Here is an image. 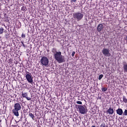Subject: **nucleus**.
<instances>
[{
  "instance_id": "nucleus-1",
  "label": "nucleus",
  "mask_w": 127,
  "mask_h": 127,
  "mask_svg": "<svg viewBox=\"0 0 127 127\" xmlns=\"http://www.w3.org/2000/svg\"><path fill=\"white\" fill-rule=\"evenodd\" d=\"M52 52L54 59L58 63L61 64L65 62V57L62 55V53L61 52H58L57 49L53 48L52 49Z\"/></svg>"
},
{
  "instance_id": "nucleus-2",
  "label": "nucleus",
  "mask_w": 127,
  "mask_h": 127,
  "mask_svg": "<svg viewBox=\"0 0 127 127\" xmlns=\"http://www.w3.org/2000/svg\"><path fill=\"white\" fill-rule=\"evenodd\" d=\"M21 110V105L20 103H16L14 104V109L12 110V112L15 117L19 116V111Z\"/></svg>"
},
{
  "instance_id": "nucleus-3",
  "label": "nucleus",
  "mask_w": 127,
  "mask_h": 127,
  "mask_svg": "<svg viewBox=\"0 0 127 127\" xmlns=\"http://www.w3.org/2000/svg\"><path fill=\"white\" fill-rule=\"evenodd\" d=\"M73 17L77 20V21H80L82 20L83 17H84V14L81 12H76L73 13Z\"/></svg>"
},
{
  "instance_id": "nucleus-4",
  "label": "nucleus",
  "mask_w": 127,
  "mask_h": 127,
  "mask_svg": "<svg viewBox=\"0 0 127 127\" xmlns=\"http://www.w3.org/2000/svg\"><path fill=\"white\" fill-rule=\"evenodd\" d=\"M25 77L27 80V81L30 84H31L32 85L33 84V76H32V74H31V73L26 71L25 74Z\"/></svg>"
},
{
  "instance_id": "nucleus-5",
  "label": "nucleus",
  "mask_w": 127,
  "mask_h": 127,
  "mask_svg": "<svg viewBox=\"0 0 127 127\" xmlns=\"http://www.w3.org/2000/svg\"><path fill=\"white\" fill-rule=\"evenodd\" d=\"M40 63L42 66H45V67H48V65H49V60L48 58L44 56L42 57Z\"/></svg>"
},
{
  "instance_id": "nucleus-6",
  "label": "nucleus",
  "mask_w": 127,
  "mask_h": 127,
  "mask_svg": "<svg viewBox=\"0 0 127 127\" xmlns=\"http://www.w3.org/2000/svg\"><path fill=\"white\" fill-rule=\"evenodd\" d=\"M102 53L105 57H111V54L109 49L104 48L102 50Z\"/></svg>"
},
{
  "instance_id": "nucleus-7",
  "label": "nucleus",
  "mask_w": 127,
  "mask_h": 127,
  "mask_svg": "<svg viewBox=\"0 0 127 127\" xmlns=\"http://www.w3.org/2000/svg\"><path fill=\"white\" fill-rule=\"evenodd\" d=\"M78 109H79V112L81 115H85L87 113V111L86 108L81 105H78Z\"/></svg>"
},
{
  "instance_id": "nucleus-8",
  "label": "nucleus",
  "mask_w": 127,
  "mask_h": 127,
  "mask_svg": "<svg viewBox=\"0 0 127 127\" xmlns=\"http://www.w3.org/2000/svg\"><path fill=\"white\" fill-rule=\"evenodd\" d=\"M103 29H104V25L102 24H99L97 26V31L98 32H101Z\"/></svg>"
},
{
  "instance_id": "nucleus-9",
  "label": "nucleus",
  "mask_w": 127,
  "mask_h": 127,
  "mask_svg": "<svg viewBox=\"0 0 127 127\" xmlns=\"http://www.w3.org/2000/svg\"><path fill=\"white\" fill-rule=\"evenodd\" d=\"M22 96L23 97V98H25L28 101H30V100H31V98L30 97H28V95L27 94V93L22 92Z\"/></svg>"
},
{
  "instance_id": "nucleus-10",
  "label": "nucleus",
  "mask_w": 127,
  "mask_h": 127,
  "mask_svg": "<svg viewBox=\"0 0 127 127\" xmlns=\"http://www.w3.org/2000/svg\"><path fill=\"white\" fill-rule=\"evenodd\" d=\"M123 71L124 73H127V63L126 62H123Z\"/></svg>"
},
{
  "instance_id": "nucleus-11",
  "label": "nucleus",
  "mask_w": 127,
  "mask_h": 127,
  "mask_svg": "<svg viewBox=\"0 0 127 127\" xmlns=\"http://www.w3.org/2000/svg\"><path fill=\"white\" fill-rule=\"evenodd\" d=\"M116 113L117 115H119V116H122L123 114H124V112L123 111V109L121 108H119L116 110Z\"/></svg>"
},
{
  "instance_id": "nucleus-12",
  "label": "nucleus",
  "mask_w": 127,
  "mask_h": 127,
  "mask_svg": "<svg viewBox=\"0 0 127 127\" xmlns=\"http://www.w3.org/2000/svg\"><path fill=\"white\" fill-rule=\"evenodd\" d=\"M107 113L109 114V115H113L114 114V109L110 107L107 110Z\"/></svg>"
},
{
  "instance_id": "nucleus-13",
  "label": "nucleus",
  "mask_w": 127,
  "mask_h": 127,
  "mask_svg": "<svg viewBox=\"0 0 127 127\" xmlns=\"http://www.w3.org/2000/svg\"><path fill=\"white\" fill-rule=\"evenodd\" d=\"M3 19L4 21H5V22H8V21H9V20H8V17L7 16H4Z\"/></svg>"
},
{
  "instance_id": "nucleus-14",
  "label": "nucleus",
  "mask_w": 127,
  "mask_h": 127,
  "mask_svg": "<svg viewBox=\"0 0 127 127\" xmlns=\"http://www.w3.org/2000/svg\"><path fill=\"white\" fill-rule=\"evenodd\" d=\"M4 31V29L2 27L0 28V35L1 34H2L3 33V31Z\"/></svg>"
},
{
  "instance_id": "nucleus-15",
  "label": "nucleus",
  "mask_w": 127,
  "mask_h": 127,
  "mask_svg": "<svg viewBox=\"0 0 127 127\" xmlns=\"http://www.w3.org/2000/svg\"><path fill=\"white\" fill-rule=\"evenodd\" d=\"M123 102L124 103H127V97H126V96H123Z\"/></svg>"
},
{
  "instance_id": "nucleus-16",
  "label": "nucleus",
  "mask_w": 127,
  "mask_h": 127,
  "mask_svg": "<svg viewBox=\"0 0 127 127\" xmlns=\"http://www.w3.org/2000/svg\"><path fill=\"white\" fill-rule=\"evenodd\" d=\"M21 10L22 11H26V7L24 6L21 7Z\"/></svg>"
},
{
  "instance_id": "nucleus-17",
  "label": "nucleus",
  "mask_w": 127,
  "mask_h": 127,
  "mask_svg": "<svg viewBox=\"0 0 127 127\" xmlns=\"http://www.w3.org/2000/svg\"><path fill=\"white\" fill-rule=\"evenodd\" d=\"M29 115L32 120H34V115L32 113H29Z\"/></svg>"
},
{
  "instance_id": "nucleus-18",
  "label": "nucleus",
  "mask_w": 127,
  "mask_h": 127,
  "mask_svg": "<svg viewBox=\"0 0 127 127\" xmlns=\"http://www.w3.org/2000/svg\"><path fill=\"white\" fill-rule=\"evenodd\" d=\"M103 77H104V75H103V74L99 75V77H98V80H101L102 78H103Z\"/></svg>"
},
{
  "instance_id": "nucleus-19",
  "label": "nucleus",
  "mask_w": 127,
  "mask_h": 127,
  "mask_svg": "<svg viewBox=\"0 0 127 127\" xmlns=\"http://www.w3.org/2000/svg\"><path fill=\"white\" fill-rule=\"evenodd\" d=\"M108 90V88H107L106 87H103L102 88V91L103 92H106V91Z\"/></svg>"
},
{
  "instance_id": "nucleus-20",
  "label": "nucleus",
  "mask_w": 127,
  "mask_h": 127,
  "mask_svg": "<svg viewBox=\"0 0 127 127\" xmlns=\"http://www.w3.org/2000/svg\"><path fill=\"white\" fill-rule=\"evenodd\" d=\"M100 127H106V124L105 123H102L100 125Z\"/></svg>"
},
{
  "instance_id": "nucleus-21",
  "label": "nucleus",
  "mask_w": 127,
  "mask_h": 127,
  "mask_svg": "<svg viewBox=\"0 0 127 127\" xmlns=\"http://www.w3.org/2000/svg\"><path fill=\"white\" fill-rule=\"evenodd\" d=\"M124 116H127V110H125L124 112Z\"/></svg>"
},
{
  "instance_id": "nucleus-22",
  "label": "nucleus",
  "mask_w": 127,
  "mask_h": 127,
  "mask_svg": "<svg viewBox=\"0 0 127 127\" xmlns=\"http://www.w3.org/2000/svg\"><path fill=\"white\" fill-rule=\"evenodd\" d=\"M21 44H22L23 47H24V48H25L26 46L24 43H23V41H21Z\"/></svg>"
},
{
  "instance_id": "nucleus-23",
  "label": "nucleus",
  "mask_w": 127,
  "mask_h": 127,
  "mask_svg": "<svg viewBox=\"0 0 127 127\" xmlns=\"http://www.w3.org/2000/svg\"><path fill=\"white\" fill-rule=\"evenodd\" d=\"M76 104H78V105H82V102L81 101H77Z\"/></svg>"
},
{
  "instance_id": "nucleus-24",
  "label": "nucleus",
  "mask_w": 127,
  "mask_h": 127,
  "mask_svg": "<svg viewBox=\"0 0 127 127\" xmlns=\"http://www.w3.org/2000/svg\"><path fill=\"white\" fill-rule=\"evenodd\" d=\"M21 37H22V38H25V34H23V33L21 35Z\"/></svg>"
},
{
  "instance_id": "nucleus-25",
  "label": "nucleus",
  "mask_w": 127,
  "mask_h": 127,
  "mask_svg": "<svg viewBox=\"0 0 127 127\" xmlns=\"http://www.w3.org/2000/svg\"><path fill=\"white\" fill-rule=\"evenodd\" d=\"M75 53H75V52H73L72 53V54H71V56H72V57L75 56Z\"/></svg>"
},
{
  "instance_id": "nucleus-26",
  "label": "nucleus",
  "mask_w": 127,
  "mask_h": 127,
  "mask_svg": "<svg viewBox=\"0 0 127 127\" xmlns=\"http://www.w3.org/2000/svg\"><path fill=\"white\" fill-rule=\"evenodd\" d=\"M125 40L126 41V43L127 44V35L126 36V37L125 38Z\"/></svg>"
},
{
  "instance_id": "nucleus-27",
  "label": "nucleus",
  "mask_w": 127,
  "mask_h": 127,
  "mask_svg": "<svg viewBox=\"0 0 127 127\" xmlns=\"http://www.w3.org/2000/svg\"><path fill=\"white\" fill-rule=\"evenodd\" d=\"M2 25L3 26H4V27H6V26H5V24L4 23L2 24Z\"/></svg>"
},
{
  "instance_id": "nucleus-28",
  "label": "nucleus",
  "mask_w": 127,
  "mask_h": 127,
  "mask_svg": "<svg viewBox=\"0 0 127 127\" xmlns=\"http://www.w3.org/2000/svg\"><path fill=\"white\" fill-rule=\"evenodd\" d=\"M77 0H71L73 2H76Z\"/></svg>"
},
{
  "instance_id": "nucleus-29",
  "label": "nucleus",
  "mask_w": 127,
  "mask_h": 127,
  "mask_svg": "<svg viewBox=\"0 0 127 127\" xmlns=\"http://www.w3.org/2000/svg\"><path fill=\"white\" fill-rule=\"evenodd\" d=\"M0 123H1V120L0 119Z\"/></svg>"
}]
</instances>
